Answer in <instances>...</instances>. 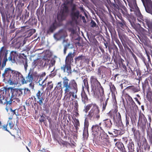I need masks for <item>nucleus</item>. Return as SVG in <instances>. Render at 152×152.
Masks as SVG:
<instances>
[{
  "label": "nucleus",
  "instance_id": "1",
  "mask_svg": "<svg viewBox=\"0 0 152 152\" xmlns=\"http://www.w3.org/2000/svg\"><path fill=\"white\" fill-rule=\"evenodd\" d=\"M8 54V50L5 46L2 47L0 49V66H1V60L2 58L4 56L3 60L1 66H4L6 65V61H8L11 64H14L16 63L17 60V57L18 53L16 51H12L10 54V56L7 58V55Z\"/></svg>",
  "mask_w": 152,
  "mask_h": 152
},
{
  "label": "nucleus",
  "instance_id": "2",
  "mask_svg": "<svg viewBox=\"0 0 152 152\" xmlns=\"http://www.w3.org/2000/svg\"><path fill=\"white\" fill-rule=\"evenodd\" d=\"M122 8L121 9V12L123 15L126 17L130 22L131 26L132 28L134 29L137 31H142L144 32L145 30L142 28L140 24L135 23V19L134 17L128 14L127 9L126 7L123 5H120Z\"/></svg>",
  "mask_w": 152,
  "mask_h": 152
},
{
  "label": "nucleus",
  "instance_id": "3",
  "mask_svg": "<svg viewBox=\"0 0 152 152\" xmlns=\"http://www.w3.org/2000/svg\"><path fill=\"white\" fill-rule=\"evenodd\" d=\"M99 112V107L96 104H94L91 110L88 112V114L86 115V116L88 119L91 121H94L96 119L98 120L100 118Z\"/></svg>",
  "mask_w": 152,
  "mask_h": 152
},
{
  "label": "nucleus",
  "instance_id": "4",
  "mask_svg": "<svg viewBox=\"0 0 152 152\" xmlns=\"http://www.w3.org/2000/svg\"><path fill=\"white\" fill-rule=\"evenodd\" d=\"M132 4L130 5V7L131 8V11H133L134 14L137 17L138 20L141 22V20L144 18L142 15L138 7L136 0H131Z\"/></svg>",
  "mask_w": 152,
  "mask_h": 152
},
{
  "label": "nucleus",
  "instance_id": "5",
  "mask_svg": "<svg viewBox=\"0 0 152 152\" xmlns=\"http://www.w3.org/2000/svg\"><path fill=\"white\" fill-rule=\"evenodd\" d=\"M69 12V7L66 4L64 3L62 7L61 12L58 15L57 18L60 21L66 19Z\"/></svg>",
  "mask_w": 152,
  "mask_h": 152
},
{
  "label": "nucleus",
  "instance_id": "6",
  "mask_svg": "<svg viewBox=\"0 0 152 152\" xmlns=\"http://www.w3.org/2000/svg\"><path fill=\"white\" fill-rule=\"evenodd\" d=\"M16 75L15 76H14L12 77L11 75H10V77L8 79L4 78L3 81L6 84H9L10 85H17L18 83V80L20 79L19 77H18Z\"/></svg>",
  "mask_w": 152,
  "mask_h": 152
},
{
  "label": "nucleus",
  "instance_id": "7",
  "mask_svg": "<svg viewBox=\"0 0 152 152\" xmlns=\"http://www.w3.org/2000/svg\"><path fill=\"white\" fill-rule=\"evenodd\" d=\"M146 12L152 15V2L151 0H141Z\"/></svg>",
  "mask_w": 152,
  "mask_h": 152
},
{
  "label": "nucleus",
  "instance_id": "8",
  "mask_svg": "<svg viewBox=\"0 0 152 152\" xmlns=\"http://www.w3.org/2000/svg\"><path fill=\"white\" fill-rule=\"evenodd\" d=\"M41 114V115H40V118L39 119V123L41 124L43 123L45 125L47 126L48 125L47 120H48L49 123H50V121H51V118L50 116L47 115L44 113H42Z\"/></svg>",
  "mask_w": 152,
  "mask_h": 152
},
{
  "label": "nucleus",
  "instance_id": "9",
  "mask_svg": "<svg viewBox=\"0 0 152 152\" xmlns=\"http://www.w3.org/2000/svg\"><path fill=\"white\" fill-rule=\"evenodd\" d=\"M145 22L148 28H147L149 31L152 33V19L147 17H144L141 22H142L143 26H145Z\"/></svg>",
  "mask_w": 152,
  "mask_h": 152
},
{
  "label": "nucleus",
  "instance_id": "10",
  "mask_svg": "<svg viewBox=\"0 0 152 152\" xmlns=\"http://www.w3.org/2000/svg\"><path fill=\"white\" fill-rule=\"evenodd\" d=\"M75 56V52L73 53H68L66 58L65 66H71V62H73V58Z\"/></svg>",
  "mask_w": 152,
  "mask_h": 152
},
{
  "label": "nucleus",
  "instance_id": "11",
  "mask_svg": "<svg viewBox=\"0 0 152 152\" xmlns=\"http://www.w3.org/2000/svg\"><path fill=\"white\" fill-rule=\"evenodd\" d=\"M80 14V11L79 10L73 12H70V15L72 20L73 22H77L79 18Z\"/></svg>",
  "mask_w": 152,
  "mask_h": 152
},
{
  "label": "nucleus",
  "instance_id": "12",
  "mask_svg": "<svg viewBox=\"0 0 152 152\" xmlns=\"http://www.w3.org/2000/svg\"><path fill=\"white\" fill-rule=\"evenodd\" d=\"M82 101L84 104H86L88 102V99L87 95L84 90V87L82 86V90L81 94Z\"/></svg>",
  "mask_w": 152,
  "mask_h": 152
},
{
  "label": "nucleus",
  "instance_id": "13",
  "mask_svg": "<svg viewBox=\"0 0 152 152\" xmlns=\"http://www.w3.org/2000/svg\"><path fill=\"white\" fill-rule=\"evenodd\" d=\"M44 66H54L56 63L55 60L53 58L50 60L48 58L45 59Z\"/></svg>",
  "mask_w": 152,
  "mask_h": 152
},
{
  "label": "nucleus",
  "instance_id": "14",
  "mask_svg": "<svg viewBox=\"0 0 152 152\" xmlns=\"http://www.w3.org/2000/svg\"><path fill=\"white\" fill-rule=\"evenodd\" d=\"M18 56V58L21 60V62L23 64L24 66H28L27 65V57L24 53L20 54L19 56L18 55L17 57Z\"/></svg>",
  "mask_w": 152,
  "mask_h": 152
},
{
  "label": "nucleus",
  "instance_id": "15",
  "mask_svg": "<svg viewBox=\"0 0 152 152\" xmlns=\"http://www.w3.org/2000/svg\"><path fill=\"white\" fill-rule=\"evenodd\" d=\"M91 130L92 132H96L98 134L103 132V130L102 127L99 126L98 124L93 125L91 127Z\"/></svg>",
  "mask_w": 152,
  "mask_h": 152
},
{
  "label": "nucleus",
  "instance_id": "16",
  "mask_svg": "<svg viewBox=\"0 0 152 152\" xmlns=\"http://www.w3.org/2000/svg\"><path fill=\"white\" fill-rule=\"evenodd\" d=\"M57 27V23L56 20L51 24L47 30L48 33H52L56 30Z\"/></svg>",
  "mask_w": 152,
  "mask_h": 152
},
{
  "label": "nucleus",
  "instance_id": "17",
  "mask_svg": "<svg viewBox=\"0 0 152 152\" xmlns=\"http://www.w3.org/2000/svg\"><path fill=\"white\" fill-rule=\"evenodd\" d=\"M109 29L111 34L112 41H114L117 39H118L116 32L114 29L110 28Z\"/></svg>",
  "mask_w": 152,
  "mask_h": 152
},
{
  "label": "nucleus",
  "instance_id": "18",
  "mask_svg": "<svg viewBox=\"0 0 152 152\" xmlns=\"http://www.w3.org/2000/svg\"><path fill=\"white\" fill-rule=\"evenodd\" d=\"M119 66H128L129 62L127 60H124L122 58L119 59L118 61Z\"/></svg>",
  "mask_w": 152,
  "mask_h": 152
},
{
  "label": "nucleus",
  "instance_id": "19",
  "mask_svg": "<svg viewBox=\"0 0 152 152\" xmlns=\"http://www.w3.org/2000/svg\"><path fill=\"white\" fill-rule=\"evenodd\" d=\"M139 120H140L143 126H145L146 124H148V122L145 115L143 114L139 115Z\"/></svg>",
  "mask_w": 152,
  "mask_h": 152
},
{
  "label": "nucleus",
  "instance_id": "20",
  "mask_svg": "<svg viewBox=\"0 0 152 152\" xmlns=\"http://www.w3.org/2000/svg\"><path fill=\"white\" fill-rule=\"evenodd\" d=\"M69 84L73 87V89L75 91V93L76 94L77 92V85L74 80H72L70 81L69 83Z\"/></svg>",
  "mask_w": 152,
  "mask_h": 152
},
{
  "label": "nucleus",
  "instance_id": "21",
  "mask_svg": "<svg viewBox=\"0 0 152 152\" xmlns=\"http://www.w3.org/2000/svg\"><path fill=\"white\" fill-rule=\"evenodd\" d=\"M103 124L105 127L110 128L112 125V123L110 119H107L103 120Z\"/></svg>",
  "mask_w": 152,
  "mask_h": 152
},
{
  "label": "nucleus",
  "instance_id": "22",
  "mask_svg": "<svg viewBox=\"0 0 152 152\" xmlns=\"http://www.w3.org/2000/svg\"><path fill=\"white\" fill-rule=\"evenodd\" d=\"M134 142L132 141L131 139L130 140L127 146L129 152H132V150H134Z\"/></svg>",
  "mask_w": 152,
  "mask_h": 152
},
{
  "label": "nucleus",
  "instance_id": "23",
  "mask_svg": "<svg viewBox=\"0 0 152 152\" xmlns=\"http://www.w3.org/2000/svg\"><path fill=\"white\" fill-rule=\"evenodd\" d=\"M112 49L114 50L113 52V55L112 57L114 59L116 58V56L118 53V49L117 46H116L113 47Z\"/></svg>",
  "mask_w": 152,
  "mask_h": 152
},
{
  "label": "nucleus",
  "instance_id": "24",
  "mask_svg": "<svg viewBox=\"0 0 152 152\" xmlns=\"http://www.w3.org/2000/svg\"><path fill=\"white\" fill-rule=\"evenodd\" d=\"M13 70H12L10 68H6L4 71V72L2 74V77L3 78L4 77V74H10L12 73Z\"/></svg>",
  "mask_w": 152,
  "mask_h": 152
},
{
  "label": "nucleus",
  "instance_id": "25",
  "mask_svg": "<svg viewBox=\"0 0 152 152\" xmlns=\"http://www.w3.org/2000/svg\"><path fill=\"white\" fill-rule=\"evenodd\" d=\"M139 68V67H138ZM137 67H135L134 68V71H136L137 74V75L138 76V78L139 79H142V72L140 69L139 68H137Z\"/></svg>",
  "mask_w": 152,
  "mask_h": 152
},
{
  "label": "nucleus",
  "instance_id": "26",
  "mask_svg": "<svg viewBox=\"0 0 152 152\" xmlns=\"http://www.w3.org/2000/svg\"><path fill=\"white\" fill-rule=\"evenodd\" d=\"M83 136V138L84 140L85 139H86V140L88 139V129H84Z\"/></svg>",
  "mask_w": 152,
  "mask_h": 152
},
{
  "label": "nucleus",
  "instance_id": "27",
  "mask_svg": "<svg viewBox=\"0 0 152 152\" xmlns=\"http://www.w3.org/2000/svg\"><path fill=\"white\" fill-rule=\"evenodd\" d=\"M128 99L129 101L130 102L132 107L134 108H135L136 107H137V106L133 101L132 97L129 96H128Z\"/></svg>",
  "mask_w": 152,
  "mask_h": 152
},
{
  "label": "nucleus",
  "instance_id": "28",
  "mask_svg": "<svg viewBox=\"0 0 152 152\" xmlns=\"http://www.w3.org/2000/svg\"><path fill=\"white\" fill-rule=\"evenodd\" d=\"M85 118L84 123V129H88V127L89 126V123L88 120V118L87 116H86V114L85 115Z\"/></svg>",
  "mask_w": 152,
  "mask_h": 152
},
{
  "label": "nucleus",
  "instance_id": "29",
  "mask_svg": "<svg viewBox=\"0 0 152 152\" xmlns=\"http://www.w3.org/2000/svg\"><path fill=\"white\" fill-rule=\"evenodd\" d=\"M118 36L122 43L125 42V40L126 39V36L122 33L118 32Z\"/></svg>",
  "mask_w": 152,
  "mask_h": 152
},
{
  "label": "nucleus",
  "instance_id": "30",
  "mask_svg": "<svg viewBox=\"0 0 152 152\" xmlns=\"http://www.w3.org/2000/svg\"><path fill=\"white\" fill-rule=\"evenodd\" d=\"M49 124L50 129H51V132H52L53 134V138L55 140V139H56L55 136V134H54L53 130L55 129V128L54 126L52 124V120L50 121V123H49Z\"/></svg>",
  "mask_w": 152,
  "mask_h": 152
},
{
  "label": "nucleus",
  "instance_id": "31",
  "mask_svg": "<svg viewBox=\"0 0 152 152\" xmlns=\"http://www.w3.org/2000/svg\"><path fill=\"white\" fill-rule=\"evenodd\" d=\"M85 58V56L83 55H81L77 57H76L75 59L76 64L77 62H79L80 60H82Z\"/></svg>",
  "mask_w": 152,
  "mask_h": 152
},
{
  "label": "nucleus",
  "instance_id": "32",
  "mask_svg": "<svg viewBox=\"0 0 152 152\" xmlns=\"http://www.w3.org/2000/svg\"><path fill=\"white\" fill-rule=\"evenodd\" d=\"M99 137H100L101 139L103 140L104 139H105L108 136V135L103 130V132H101L99 134Z\"/></svg>",
  "mask_w": 152,
  "mask_h": 152
},
{
  "label": "nucleus",
  "instance_id": "33",
  "mask_svg": "<svg viewBox=\"0 0 152 152\" xmlns=\"http://www.w3.org/2000/svg\"><path fill=\"white\" fill-rule=\"evenodd\" d=\"M115 145L116 146L117 145H118V149H120L121 150H123V147H124V149H125V147L123 143L121 142H117L115 144Z\"/></svg>",
  "mask_w": 152,
  "mask_h": 152
},
{
  "label": "nucleus",
  "instance_id": "34",
  "mask_svg": "<svg viewBox=\"0 0 152 152\" xmlns=\"http://www.w3.org/2000/svg\"><path fill=\"white\" fill-rule=\"evenodd\" d=\"M128 87L129 88L132 90L134 92H137L139 91V89L138 88H139V86L137 87L134 86H129Z\"/></svg>",
  "mask_w": 152,
  "mask_h": 152
},
{
  "label": "nucleus",
  "instance_id": "35",
  "mask_svg": "<svg viewBox=\"0 0 152 152\" xmlns=\"http://www.w3.org/2000/svg\"><path fill=\"white\" fill-rule=\"evenodd\" d=\"M146 98L150 102L152 101V92L148 93V91H146Z\"/></svg>",
  "mask_w": 152,
  "mask_h": 152
},
{
  "label": "nucleus",
  "instance_id": "36",
  "mask_svg": "<svg viewBox=\"0 0 152 152\" xmlns=\"http://www.w3.org/2000/svg\"><path fill=\"white\" fill-rule=\"evenodd\" d=\"M145 83H142V88L143 90V92L144 94L145 93V88L148 85V80L147 79H146L145 81Z\"/></svg>",
  "mask_w": 152,
  "mask_h": 152
},
{
  "label": "nucleus",
  "instance_id": "37",
  "mask_svg": "<svg viewBox=\"0 0 152 152\" xmlns=\"http://www.w3.org/2000/svg\"><path fill=\"white\" fill-rule=\"evenodd\" d=\"M63 86L66 87V86H67L68 85H69L68 81L69 80L66 77H64V78H63Z\"/></svg>",
  "mask_w": 152,
  "mask_h": 152
},
{
  "label": "nucleus",
  "instance_id": "38",
  "mask_svg": "<svg viewBox=\"0 0 152 152\" xmlns=\"http://www.w3.org/2000/svg\"><path fill=\"white\" fill-rule=\"evenodd\" d=\"M90 81L91 84H92L93 83V84H94V85H95V84H96L97 82L99 81L97 80L96 78H94L92 76L91 77Z\"/></svg>",
  "mask_w": 152,
  "mask_h": 152
},
{
  "label": "nucleus",
  "instance_id": "39",
  "mask_svg": "<svg viewBox=\"0 0 152 152\" xmlns=\"http://www.w3.org/2000/svg\"><path fill=\"white\" fill-rule=\"evenodd\" d=\"M118 23L122 28L124 26H126V22L124 20H122L121 21H118Z\"/></svg>",
  "mask_w": 152,
  "mask_h": 152
},
{
  "label": "nucleus",
  "instance_id": "40",
  "mask_svg": "<svg viewBox=\"0 0 152 152\" xmlns=\"http://www.w3.org/2000/svg\"><path fill=\"white\" fill-rule=\"evenodd\" d=\"M117 125L118 127H120L121 129H122L124 128V125L122 123L121 120L118 121L116 122V125Z\"/></svg>",
  "mask_w": 152,
  "mask_h": 152
},
{
  "label": "nucleus",
  "instance_id": "41",
  "mask_svg": "<svg viewBox=\"0 0 152 152\" xmlns=\"http://www.w3.org/2000/svg\"><path fill=\"white\" fill-rule=\"evenodd\" d=\"M103 58L105 60L107 61L110 59V57L108 53H106L104 55Z\"/></svg>",
  "mask_w": 152,
  "mask_h": 152
},
{
  "label": "nucleus",
  "instance_id": "42",
  "mask_svg": "<svg viewBox=\"0 0 152 152\" xmlns=\"http://www.w3.org/2000/svg\"><path fill=\"white\" fill-rule=\"evenodd\" d=\"M45 99V97L44 96V95H42L41 97H40V99H39V101L37 102V103H39V104L41 105L43 104L42 101L44 100Z\"/></svg>",
  "mask_w": 152,
  "mask_h": 152
},
{
  "label": "nucleus",
  "instance_id": "43",
  "mask_svg": "<svg viewBox=\"0 0 152 152\" xmlns=\"http://www.w3.org/2000/svg\"><path fill=\"white\" fill-rule=\"evenodd\" d=\"M114 41H115L117 44L120 49H123V46L118 39H117Z\"/></svg>",
  "mask_w": 152,
  "mask_h": 152
},
{
  "label": "nucleus",
  "instance_id": "44",
  "mask_svg": "<svg viewBox=\"0 0 152 152\" xmlns=\"http://www.w3.org/2000/svg\"><path fill=\"white\" fill-rule=\"evenodd\" d=\"M91 92L94 93V95L96 92V85H93L92 84H91Z\"/></svg>",
  "mask_w": 152,
  "mask_h": 152
},
{
  "label": "nucleus",
  "instance_id": "45",
  "mask_svg": "<svg viewBox=\"0 0 152 152\" xmlns=\"http://www.w3.org/2000/svg\"><path fill=\"white\" fill-rule=\"evenodd\" d=\"M36 32V30L34 29H32L28 31V37H30Z\"/></svg>",
  "mask_w": 152,
  "mask_h": 152
},
{
  "label": "nucleus",
  "instance_id": "46",
  "mask_svg": "<svg viewBox=\"0 0 152 152\" xmlns=\"http://www.w3.org/2000/svg\"><path fill=\"white\" fill-rule=\"evenodd\" d=\"M132 56L134 59L137 64V66H139V64H138V60L137 59L136 56L135 55V54L132 52V53H131Z\"/></svg>",
  "mask_w": 152,
  "mask_h": 152
},
{
  "label": "nucleus",
  "instance_id": "47",
  "mask_svg": "<svg viewBox=\"0 0 152 152\" xmlns=\"http://www.w3.org/2000/svg\"><path fill=\"white\" fill-rule=\"evenodd\" d=\"M132 56L134 59L137 64V66H139V64H138V60L137 59L136 56L135 55V54L132 52V53H131Z\"/></svg>",
  "mask_w": 152,
  "mask_h": 152
},
{
  "label": "nucleus",
  "instance_id": "48",
  "mask_svg": "<svg viewBox=\"0 0 152 152\" xmlns=\"http://www.w3.org/2000/svg\"><path fill=\"white\" fill-rule=\"evenodd\" d=\"M146 67L144 69L145 72H147L148 73H151V71H152V67Z\"/></svg>",
  "mask_w": 152,
  "mask_h": 152
},
{
  "label": "nucleus",
  "instance_id": "49",
  "mask_svg": "<svg viewBox=\"0 0 152 152\" xmlns=\"http://www.w3.org/2000/svg\"><path fill=\"white\" fill-rule=\"evenodd\" d=\"M100 90H99V93L100 96H105L104 94V91L103 88L102 87L100 89Z\"/></svg>",
  "mask_w": 152,
  "mask_h": 152
},
{
  "label": "nucleus",
  "instance_id": "50",
  "mask_svg": "<svg viewBox=\"0 0 152 152\" xmlns=\"http://www.w3.org/2000/svg\"><path fill=\"white\" fill-rule=\"evenodd\" d=\"M85 69L86 70V71H87V72H90L92 70V67H83L81 69Z\"/></svg>",
  "mask_w": 152,
  "mask_h": 152
},
{
  "label": "nucleus",
  "instance_id": "51",
  "mask_svg": "<svg viewBox=\"0 0 152 152\" xmlns=\"http://www.w3.org/2000/svg\"><path fill=\"white\" fill-rule=\"evenodd\" d=\"M112 99L113 100L115 105L116 104L117 105V104L116 99V96H115V94H113L112 93Z\"/></svg>",
  "mask_w": 152,
  "mask_h": 152
},
{
  "label": "nucleus",
  "instance_id": "52",
  "mask_svg": "<svg viewBox=\"0 0 152 152\" xmlns=\"http://www.w3.org/2000/svg\"><path fill=\"white\" fill-rule=\"evenodd\" d=\"M42 110L44 111H45V113L46 114L49 113L50 111L49 108L47 106H45L43 107Z\"/></svg>",
  "mask_w": 152,
  "mask_h": 152
},
{
  "label": "nucleus",
  "instance_id": "53",
  "mask_svg": "<svg viewBox=\"0 0 152 152\" xmlns=\"http://www.w3.org/2000/svg\"><path fill=\"white\" fill-rule=\"evenodd\" d=\"M43 93H41L40 90H38L37 93L36 94V96L37 99H40V97H41Z\"/></svg>",
  "mask_w": 152,
  "mask_h": 152
},
{
  "label": "nucleus",
  "instance_id": "54",
  "mask_svg": "<svg viewBox=\"0 0 152 152\" xmlns=\"http://www.w3.org/2000/svg\"><path fill=\"white\" fill-rule=\"evenodd\" d=\"M55 67H54L53 70L51 72V73L49 75V76L51 77H53L56 75V72H53V70L55 69Z\"/></svg>",
  "mask_w": 152,
  "mask_h": 152
},
{
  "label": "nucleus",
  "instance_id": "55",
  "mask_svg": "<svg viewBox=\"0 0 152 152\" xmlns=\"http://www.w3.org/2000/svg\"><path fill=\"white\" fill-rule=\"evenodd\" d=\"M142 59L143 61L145 63L146 66H149L150 65L149 64V63H147V62H146L145 61V58L143 56H141Z\"/></svg>",
  "mask_w": 152,
  "mask_h": 152
},
{
  "label": "nucleus",
  "instance_id": "56",
  "mask_svg": "<svg viewBox=\"0 0 152 152\" xmlns=\"http://www.w3.org/2000/svg\"><path fill=\"white\" fill-rule=\"evenodd\" d=\"M83 82L85 86H86L88 85V79L87 77H86L83 79Z\"/></svg>",
  "mask_w": 152,
  "mask_h": 152
},
{
  "label": "nucleus",
  "instance_id": "57",
  "mask_svg": "<svg viewBox=\"0 0 152 152\" xmlns=\"http://www.w3.org/2000/svg\"><path fill=\"white\" fill-rule=\"evenodd\" d=\"M74 126H79L80 123L79 121L77 119H75V122L73 123Z\"/></svg>",
  "mask_w": 152,
  "mask_h": 152
},
{
  "label": "nucleus",
  "instance_id": "58",
  "mask_svg": "<svg viewBox=\"0 0 152 152\" xmlns=\"http://www.w3.org/2000/svg\"><path fill=\"white\" fill-rule=\"evenodd\" d=\"M110 88L111 91H115L116 89L114 84L111 83V85L110 86Z\"/></svg>",
  "mask_w": 152,
  "mask_h": 152
},
{
  "label": "nucleus",
  "instance_id": "59",
  "mask_svg": "<svg viewBox=\"0 0 152 152\" xmlns=\"http://www.w3.org/2000/svg\"><path fill=\"white\" fill-rule=\"evenodd\" d=\"M70 44H67L66 45H65L64 46V53L65 54L66 53V51L67 50V48L69 47Z\"/></svg>",
  "mask_w": 152,
  "mask_h": 152
},
{
  "label": "nucleus",
  "instance_id": "60",
  "mask_svg": "<svg viewBox=\"0 0 152 152\" xmlns=\"http://www.w3.org/2000/svg\"><path fill=\"white\" fill-rule=\"evenodd\" d=\"M91 26L92 27H96V23L93 20H91Z\"/></svg>",
  "mask_w": 152,
  "mask_h": 152
},
{
  "label": "nucleus",
  "instance_id": "61",
  "mask_svg": "<svg viewBox=\"0 0 152 152\" xmlns=\"http://www.w3.org/2000/svg\"><path fill=\"white\" fill-rule=\"evenodd\" d=\"M62 145L64 147L65 146L67 147L68 145L69 144V143L67 142V141H63L61 142Z\"/></svg>",
  "mask_w": 152,
  "mask_h": 152
},
{
  "label": "nucleus",
  "instance_id": "62",
  "mask_svg": "<svg viewBox=\"0 0 152 152\" xmlns=\"http://www.w3.org/2000/svg\"><path fill=\"white\" fill-rule=\"evenodd\" d=\"M104 45L105 46V48H107L108 45L110 43V41L109 40L107 41L105 40H104Z\"/></svg>",
  "mask_w": 152,
  "mask_h": 152
},
{
  "label": "nucleus",
  "instance_id": "63",
  "mask_svg": "<svg viewBox=\"0 0 152 152\" xmlns=\"http://www.w3.org/2000/svg\"><path fill=\"white\" fill-rule=\"evenodd\" d=\"M94 104H91L87 105L86 106H85L84 107L85 108H86L88 110H90V108L92 107V106H93ZM93 106H92L93 107Z\"/></svg>",
  "mask_w": 152,
  "mask_h": 152
},
{
  "label": "nucleus",
  "instance_id": "64",
  "mask_svg": "<svg viewBox=\"0 0 152 152\" xmlns=\"http://www.w3.org/2000/svg\"><path fill=\"white\" fill-rule=\"evenodd\" d=\"M11 93L12 94H14L15 92H16V93H18V91H17V88H14L13 87L12 88V89H11V91H10Z\"/></svg>",
  "mask_w": 152,
  "mask_h": 152
}]
</instances>
